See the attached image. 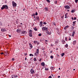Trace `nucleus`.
Returning <instances> with one entry per match:
<instances>
[{"label":"nucleus","instance_id":"obj_1","mask_svg":"<svg viewBox=\"0 0 78 78\" xmlns=\"http://www.w3.org/2000/svg\"><path fill=\"white\" fill-rule=\"evenodd\" d=\"M8 9V7L6 5H4L1 8V9Z\"/></svg>","mask_w":78,"mask_h":78},{"label":"nucleus","instance_id":"obj_2","mask_svg":"<svg viewBox=\"0 0 78 78\" xmlns=\"http://www.w3.org/2000/svg\"><path fill=\"white\" fill-rule=\"evenodd\" d=\"M32 30H30L29 31V36L30 37H32Z\"/></svg>","mask_w":78,"mask_h":78},{"label":"nucleus","instance_id":"obj_3","mask_svg":"<svg viewBox=\"0 0 78 78\" xmlns=\"http://www.w3.org/2000/svg\"><path fill=\"white\" fill-rule=\"evenodd\" d=\"M42 31H48V28L45 27H43L42 28Z\"/></svg>","mask_w":78,"mask_h":78},{"label":"nucleus","instance_id":"obj_4","mask_svg":"<svg viewBox=\"0 0 78 78\" xmlns=\"http://www.w3.org/2000/svg\"><path fill=\"white\" fill-rule=\"evenodd\" d=\"M38 55H39V49H37L36 52L34 53V55L37 56Z\"/></svg>","mask_w":78,"mask_h":78},{"label":"nucleus","instance_id":"obj_5","mask_svg":"<svg viewBox=\"0 0 78 78\" xmlns=\"http://www.w3.org/2000/svg\"><path fill=\"white\" fill-rule=\"evenodd\" d=\"M12 5H13V7H16L17 6V4L14 1L12 2Z\"/></svg>","mask_w":78,"mask_h":78},{"label":"nucleus","instance_id":"obj_6","mask_svg":"<svg viewBox=\"0 0 78 78\" xmlns=\"http://www.w3.org/2000/svg\"><path fill=\"white\" fill-rule=\"evenodd\" d=\"M64 7L66 8V9H69L70 8V6L68 5H66L64 6Z\"/></svg>","mask_w":78,"mask_h":78},{"label":"nucleus","instance_id":"obj_7","mask_svg":"<svg viewBox=\"0 0 78 78\" xmlns=\"http://www.w3.org/2000/svg\"><path fill=\"white\" fill-rule=\"evenodd\" d=\"M30 72L32 74V73H34V71L33 69H31L30 70Z\"/></svg>","mask_w":78,"mask_h":78},{"label":"nucleus","instance_id":"obj_8","mask_svg":"<svg viewBox=\"0 0 78 78\" xmlns=\"http://www.w3.org/2000/svg\"><path fill=\"white\" fill-rule=\"evenodd\" d=\"M29 46H30V49L32 48H33V46H32V44H31L30 43H29Z\"/></svg>","mask_w":78,"mask_h":78},{"label":"nucleus","instance_id":"obj_9","mask_svg":"<svg viewBox=\"0 0 78 78\" xmlns=\"http://www.w3.org/2000/svg\"><path fill=\"white\" fill-rule=\"evenodd\" d=\"M2 31L4 32V31H7V30H6V29L4 28H2L1 29Z\"/></svg>","mask_w":78,"mask_h":78},{"label":"nucleus","instance_id":"obj_10","mask_svg":"<svg viewBox=\"0 0 78 78\" xmlns=\"http://www.w3.org/2000/svg\"><path fill=\"white\" fill-rule=\"evenodd\" d=\"M46 31V33H47V34H49V35H50V34H51V32H49V31H48V30Z\"/></svg>","mask_w":78,"mask_h":78},{"label":"nucleus","instance_id":"obj_11","mask_svg":"<svg viewBox=\"0 0 78 78\" xmlns=\"http://www.w3.org/2000/svg\"><path fill=\"white\" fill-rule=\"evenodd\" d=\"M13 76V77H14V78H17V77H18V76L17 75H11V76Z\"/></svg>","mask_w":78,"mask_h":78},{"label":"nucleus","instance_id":"obj_12","mask_svg":"<svg viewBox=\"0 0 78 78\" xmlns=\"http://www.w3.org/2000/svg\"><path fill=\"white\" fill-rule=\"evenodd\" d=\"M41 65L42 66H45V63H44V62H42L41 63Z\"/></svg>","mask_w":78,"mask_h":78},{"label":"nucleus","instance_id":"obj_13","mask_svg":"<svg viewBox=\"0 0 78 78\" xmlns=\"http://www.w3.org/2000/svg\"><path fill=\"white\" fill-rule=\"evenodd\" d=\"M43 23V22H42V21H41L40 22V24L41 25L40 27H42V26Z\"/></svg>","mask_w":78,"mask_h":78},{"label":"nucleus","instance_id":"obj_14","mask_svg":"<svg viewBox=\"0 0 78 78\" xmlns=\"http://www.w3.org/2000/svg\"><path fill=\"white\" fill-rule=\"evenodd\" d=\"M69 26H66V27H65L64 28V30H66L67 28H69Z\"/></svg>","mask_w":78,"mask_h":78},{"label":"nucleus","instance_id":"obj_15","mask_svg":"<svg viewBox=\"0 0 78 78\" xmlns=\"http://www.w3.org/2000/svg\"><path fill=\"white\" fill-rule=\"evenodd\" d=\"M76 41H74L73 42V45H75V44H76Z\"/></svg>","mask_w":78,"mask_h":78},{"label":"nucleus","instance_id":"obj_16","mask_svg":"<svg viewBox=\"0 0 78 78\" xmlns=\"http://www.w3.org/2000/svg\"><path fill=\"white\" fill-rule=\"evenodd\" d=\"M50 69H51V70H54L55 69V67H51L50 68Z\"/></svg>","mask_w":78,"mask_h":78},{"label":"nucleus","instance_id":"obj_17","mask_svg":"<svg viewBox=\"0 0 78 78\" xmlns=\"http://www.w3.org/2000/svg\"><path fill=\"white\" fill-rule=\"evenodd\" d=\"M26 33V31H23L21 32L22 34H24Z\"/></svg>","mask_w":78,"mask_h":78},{"label":"nucleus","instance_id":"obj_18","mask_svg":"<svg viewBox=\"0 0 78 78\" xmlns=\"http://www.w3.org/2000/svg\"><path fill=\"white\" fill-rule=\"evenodd\" d=\"M44 9H45V11H47L48 10V9L47 8L45 7V8H44Z\"/></svg>","mask_w":78,"mask_h":78},{"label":"nucleus","instance_id":"obj_19","mask_svg":"<svg viewBox=\"0 0 78 78\" xmlns=\"http://www.w3.org/2000/svg\"><path fill=\"white\" fill-rule=\"evenodd\" d=\"M34 44H37V43L38 42L37 41H34Z\"/></svg>","mask_w":78,"mask_h":78},{"label":"nucleus","instance_id":"obj_20","mask_svg":"<svg viewBox=\"0 0 78 78\" xmlns=\"http://www.w3.org/2000/svg\"><path fill=\"white\" fill-rule=\"evenodd\" d=\"M66 42V41H64V40H63L62 41V44H64V43H65V42Z\"/></svg>","mask_w":78,"mask_h":78},{"label":"nucleus","instance_id":"obj_21","mask_svg":"<svg viewBox=\"0 0 78 78\" xmlns=\"http://www.w3.org/2000/svg\"><path fill=\"white\" fill-rule=\"evenodd\" d=\"M65 55V54L64 53H62V54H61L62 57V56H63Z\"/></svg>","mask_w":78,"mask_h":78},{"label":"nucleus","instance_id":"obj_22","mask_svg":"<svg viewBox=\"0 0 78 78\" xmlns=\"http://www.w3.org/2000/svg\"><path fill=\"white\" fill-rule=\"evenodd\" d=\"M36 20H39V16H37L36 17Z\"/></svg>","mask_w":78,"mask_h":78},{"label":"nucleus","instance_id":"obj_23","mask_svg":"<svg viewBox=\"0 0 78 78\" xmlns=\"http://www.w3.org/2000/svg\"><path fill=\"white\" fill-rule=\"evenodd\" d=\"M34 61H37V59H36V58H34Z\"/></svg>","mask_w":78,"mask_h":78},{"label":"nucleus","instance_id":"obj_24","mask_svg":"<svg viewBox=\"0 0 78 78\" xmlns=\"http://www.w3.org/2000/svg\"><path fill=\"white\" fill-rule=\"evenodd\" d=\"M65 47L66 48H67V47H68V45L67 44H66L65 45Z\"/></svg>","mask_w":78,"mask_h":78},{"label":"nucleus","instance_id":"obj_25","mask_svg":"<svg viewBox=\"0 0 78 78\" xmlns=\"http://www.w3.org/2000/svg\"><path fill=\"white\" fill-rule=\"evenodd\" d=\"M29 56H33V55L32 54H30L29 55Z\"/></svg>","mask_w":78,"mask_h":78},{"label":"nucleus","instance_id":"obj_26","mask_svg":"<svg viewBox=\"0 0 78 78\" xmlns=\"http://www.w3.org/2000/svg\"><path fill=\"white\" fill-rule=\"evenodd\" d=\"M35 16V13H33L32 14V17H33V16Z\"/></svg>","mask_w":78,"mask_h":78},{"label":"nucleus","instance_id":"obj_27","mask_svg":"<svg viewBox=\"0 0 78 78\" xmlns=\"http://www.w3.org/2000/svg\"><path fill=\"white\" fill-rule=\"evenodd\" d=\"M17 33H19L20 32V30L19 29H17Z\"/></svg>","mask_w":78,"mask_h":78},{"label":"nucleus","instance_id":"obj_28","mask_svg":"<svg viewBox=\"0 0 78 78\" xmlns=\"http://www.w3.org/2000/svg\"><path fill=\"white\" fill-rule=\"evenodd\" d=\"M75 10H72V11H71V12H74L75 11Z\"/></svg>","mask_w":78,"mask_h":78},{"label":"nucleus","instance_id":"obj_29","mask_svg":"<svg viewBox=\"0 0 78 78\" xmlns=\"http://www.w3.org/2000/svg\"><path fill=\"white\" fill-rule=\"evenodd\" d=\"M78 0H75V2L76 3H77L78 2Z\"/></svg>","mask_w":78,"mask_h":78},{"label":"nucleus","instance_id":"obj_30","mask_svg":"<svg viewBox=\"0 0 78 78\" xmlns=\"http://www.w3.org/2000/svg\"><path fill=\"white\" fill-rule=\"evenodd\" d=\"M42 36V34H38L39 36Z\"/></svg>","mask_w":78,"mask_h":78},{"label":"nucleus","instance_id":"obj_31","mask_svg":"<svg viewBox=\"0 0 78 78\" xmlns=\"http://www.w3.org/2000/svg\"><path fill=\"white\" fill-rule=\"evenodd\" d=\"M67 15H68V13H66L65 14V16H67Z\"/></svg>","mask_w":78,"mask_h":78},{"label":"nucleus","instance_id":"obj_32","mask_svg":"<svg viewBox=\"0 0 78 78\" xmlns=\"http://www.w3.org/2000/svg\"><path fill=\"white\" fill-rule=\"evenodd\" d=\"M38 76V74H36L35 75V77H37Z\"/></svg>","mask_w":78,"mask_h":78},{"label":"nucleus","instance_id":"obj_33","mask_svg":"<svg viewBox=\"0 0 78 78\" xmlns=\"http://www.w3.org/2000/svg\"><path fill=\"white\" fill-rule=\"evenodd\" d=\"M34 30H35V31H37V29H36V27H35L34 28Z\"/></svg>","mask_w":78,"mask_h":78},{"label":"nucleus","instance_id":"obj_34","mask_svg":"<svg viewBox=\"0 0 78 78\" xmlns=\"http://www.w3.org/2000/svg\"><path fill=\"white\" fill-rule=\"evenodd\" d=\"M46 1L48 2V3H50V0H46Z\"/></svg>","mask_w":78,"mask_h":78},{"label":"nucleus","instance_id":"obj_35","mask_svg":"<svg viewBox=\"0 0 78 78\" xmlns=\"http://www.w3.org/2000/svg\"><path fill=\"white\" fill-rule=\"evenodd\" d=\"M50 58L51 59H53V56L51 55L50 56Z\"/></svg>","mask_w":78,"mask_h":78},{"label":"nucleus","instance_id":"obj_36","mask_svg":"<svg viewBox=\"0 0 78 78\" xmlns=\"http://www.w3.org/2000/svg\"><path fill=\"white\" fill-rule=\"evenodd\" d=\"M38 15V14L37 13V12H36L35 13L36 16H37Z\"/></svg>","mask_w":78,"mask_h":78},{"label":"nucleus","instance_id":"obj_37","mask_svg":"<svg viewBox=\"0 0 78 78\" xmlns=\"http://www.w3.org/2000/svg\"><path fill=\"white\" fill-rule=\"evenodd\" d=\"M43 24H44V25H46L47 24V23H46L45 22H43Z\"/></svg>","mask_w":78,"mask_h":78},{"label":"nucleus","instance_id":"obj_38","mask_svg":"<svg viewBox=\"0 0 78 78\" xmlns=\"http://www.w3.org/2000/svg\"><path fill=\"white\" fill-rule=\"evenodd\" d=\"M76 20V17H74V20Z\"/></svg>","mask_w":78,"mask_h":78},{"label":"nucleus","instance_id":"obj_39","mask_svg":"<svg viewBox=\"0 0 78 78\" xmlns=\"http://www.w3.org/2000/svg\"><path fill=\"white\" fill-rule=\"evenodd\" d=\"M67 37H65V41H67Z\"/></svg>","mask_w":78,"mask_h":78},{"label":"nucleus","instance_id":"obj_40","mask_svg":"<svg viewBox=\"0 0 78 78\" xmlns=\"http://www.w3.org/2000/svg\"><path fill=\"white\" fill-rule=\"evenodd\" d=\"M73 34H75V31H73Z\"/></svg>","mask_w":78,"mask_h":78},{"label":"nucleus","instance_id":"obj_41","mask_svg":"<svg viewBox=\"0 0 78 78\" xmlns=\"http://www.w3.org/2000/svg\"><path fill=\"white\" fill-rule=\"evenodd\" d=\"M45 70H48V69H47V68H45Z\"/></svg>","mask_w":78,"mask_h":78},{"label":"nucleus","instance_id":"obj_42","mask_svg":"<svg viewBox=\"0 0 78 78\" xmlns=\"http://www.w3.org/2000/svg\"><path fill=\"white\" fill-rule=\"evenodd\" d=\"M5 54H6V55H8V52H7V53H5Z\"/></svg>","mask_w":78,"mask_h":78},{"label":"nucleus","instance_id":"obj_43","mask_svg":"<svg viewBox=\"0 0 78 78\" xmlns=\"http://www.w3.org/2000/svg\"><path fill=\"white\" fill-rule=\"evenodd\" d=\"M48 78H52V77H51V76H49L48 77Z\"/></svg>","mask_w":78,"mask_h":78},{"label":"nucleus","instance_id":"obj_44","mask_svg":"<svg viewBox=\"0 0 78 78\" xmlns=\"http://www.w3.org/2000/svg\"><path fill=\"white\" fill-rule=\"evenodd\" d=\"M39 6H40V7H42V5H41V4H40L39 5Z\"/></svg>","mask_w":78,"mask_h":78},{"label":"nucleus","instance_id":"obj_45","mask_svg":"<svg viewBox=\"0 0 78 78\" xmlns=\"http://www.w3.org/2000/svg\"><path fill=\"white\" fill-rule=\"evenodd\" d=\"M55 44H58V41H55Z\"/></svg>","mask_w":78,"mask_h":78},{"label":"nucleus","instance_id":"obj_46","mask_svg":"<svg viewBox=\"0 0 78 78\" xmlns=\"http://www.w3.org/2000/svg\"><path fill=\"white\" fill-rule=\"evenodd\" d=\"M27 53H26V54H25V53L24 54L25 56H27Z\"/></svg>","mask_w":78,"mask_h":78},{"label":"nucleus","instance_id":"obj_47","mask_svg":"<svg viewBox=\"0 0 78 78\" xmlns=\"http://www.w3.org/2000/svg\"><path fill=\"white\" fill-rule=\"evenodd\" d=\"M74 27H72V30H74Z\"/></svg>","mask_w":78,"mask_h":78},{"label":"nucleus","instance_id":"obj_48","mask_svg":"<svg viewBox=\"0 0 78 78\" xmlns=\"http://www.w3.org/2000/svg\"><path fill=\"white\" fill-rule=\"evenodd\" d=\"M12 61H14V58H12Z\"/></svg>","mask_w":78,"mask_h":78},{"label":"nucleus","instance_id":"obj_49","mask_svg":"<svg viewBox=\"0 0 78 78\" xmlns=\"http://www.w3.org/2000/svg\"><path fill=\"white\" fill-rule=\"evenodd\" d=\"M58 2L57 1H56L55 2V4H56V3H57Z\"/></svg>","mask_w":78,"mask_h":78},{"label":"nucleus","instance_id":"obj_50","mask_svg":"<svg viewBox=\"0 0 78 78\" xmlns=\"http://www.w3.org/2000/svg\"><path fill=\"white\" fill-rule=\"evenodd\" d=\"M71 19L72 20H74V19H73V17H72Z\"/></svg>","mask_w":78,"mask_h":78},{"label":"nucleus","instance_id":"obj_51","mask_svg":"<svg viewBox=\"0 0 78 78\" xmlns=\"http://www.w3.org/2000/svg\"><path fill=\"white\" fill-rule=\"evenodd\" d=\"M73 24H75V23L74 21L73 23Z\"/></svg>","mask_w":78,"mask_h":78},{"label":"nucleus","instance_id":"obj_52","mask_svg":"<svg viewBox=\"0 0 78 78\" xmlns=\"http://www.w3.org/2000/svg\"><path fill=\"white\" fill-rule=\"evenodd\" d=\"M39 61L40 62L41 61V58H40V59L39 60Z\"/></svg>","mask_w":78,"mask_h":78},{"label":"nucleus","instance_id":"obj_53","mask_svg":"<svg viewBox=\"0 0 78 78\" xmlns=\"http://www.w3.org/2000/svg\"><path fill=\"white\" fill-rule=\"evenodd\" d=\"M72 36H73V37L74 36V34H73L72 35Z\"/></svg>","mask_w":78,"mask_h":78},{"label":"nucleus","instance_id":"obj_54","mask_svg":"<svg viewBox=\"0 0 78 78\" xmlns=\"http://www.w3.org/2000/svg\"><path fill=\"white\" fill-rule=\"evenodd\" d=\"M54 25H56V24L55 23H53Z\"/></svg>","mask_w":78,"mask_h":78},{"label":"nucleus","instance_id":"obj_55","mask_svg":"<svg viewBox=\"0 0 78 78\" xmlns=\"http://www.w3.org/2000/svg\"><path fill=\"white\" fill-rule=\"evenodd\" d=\"M1 55H3V52H2L1 53Z\"/></svg>","mask_w":78,"mask_h":78},{"label":"nucleus","instance_id":"obj_56","mask_svg":"<svg viewBox=\"0 0 78 78\" xmlns=\"http://www.w3.org/2000/svg\"><path fill=\"white\" fill-rule=\"evenodd\" d=\"M45 42H48V40H45Z\"/></svg>","mask_w":78,"mask_h":78},{"label":"nucleus","instance_id":"obj_57","mask_svg":"<svg viewBox=\"0 0 78 78\" xmlns=\"http://www.w3.org/2000/svg\"><path fill=\"white\" fill-rule=\"evenodd\" d=\"M7 52H7V51H5V54L6 53H7Z\"/></svg>","mask_w":78,"mask_h":78},{"label":"nucleus","instance_id":"obj_58","mask_svg":"<svg viewBox=\"0 0 78 78\" xmlns=\"http://www.w3.org/2000/svg\"><path fill=\"white\" fill-rule=\"evenodd\" d=\"M67 16H65V18H67Z\"/></svg>","mask_w":78,"mask_h":78},{"label":"nucleus","instance_id":"obj_59","mask_svg":"<svg viewBox=\"0 0 78 78\" xmlns=\"http://www.w3.org/2000/svg\"><path fill=\"white\" fill-rule=\"evenodd\" d=\"M9 37H11V35H9Z\"/></svg>","mask_w":78,"mask_h":78},{"label":"nucleus","instance_id":"obj_60","mask_svg":"<svg viewBox=\"0 0 78 78\" xmlns=\"http://www.w3.org/2000/svg\"><path fill=\"white\" fill-rule=\"evenodd\" d=\"M69 11H70V10H67L68 12H69Z\"/></svg>","mask_w":78,"mask_h":78},{"label":"nucleus","instance_id":"obj_61","mask_svg":"<svg viewBox=\"0 0 78 78\" xmlns=\"http://www.w3.org/2000/svg\"><path fill=\"white\" fill-rule=\"evenodd\" d=\"M51 76H53V75L51 74Z\"/></svg>","mask_w":78,"mask_h":78},{"label":"nucleus","instance_id":"obj_62","mask_svg":"<svg viewBox=\"0 0 78 78\" xmlns=\"http://www.w3.org/2000/svg\"><path fill=\"white\" fill-rule=\"evenodd\" d=\"M52 51H51L50 52V53H52Z\"/></svg>","mask_w":78,"mask_h":78},{"label":"nucleus","instance_id":"obj_63","mask_svg":"<svg viewBox=\"0 0 78 78\" xmlns=\"http://www.w3.org/2000/svg\"><path fill=\"white\" fill-rule=\"evenodd\" d=\"M39 43H38L37 44L39 45Z\"/></svg>","mask_w":78,"mask_h":78},{"label":"nucleus","instance_id":"obj_64","mask_svg":"<svg viewBox=\"0 0 78 78\" xmlns=\"http://www.w3.org/2000/svg\"><path fill=\"white\" fill-rule=\"evenodd\" d=\"M58 78H60V76H58Z\"/></svg>","mask_w":78,"mask_h":78}]
</instances>
